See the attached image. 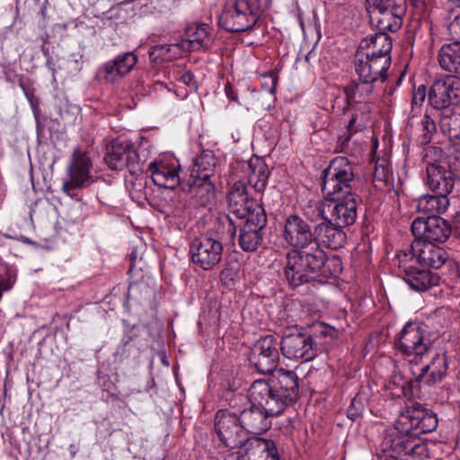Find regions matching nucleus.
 <instances>
[{"instance_id": "6ab92c4d", "label": "nucleus", "mask_w": 460, "mask_h": 460, "mask_svg": "<svg viewBox=\"0 0 460 460\" xmlns=\"http://www.w3.org/2000/svg\"><path fill=\"white\" fill-rule=\"evenodd\" d=\"M411 230L415 239L432 243H445L452 234L451 225L440 217H419L413 220Z\"/></svg>"}, {"instance_id": "a211bd4d", "label": "nucleus", "mask_w": 460, "mask_h": 460, "mask_svg": "<svg viewBox=\"0 0 460 460\" xmlns=\"http://www.w3.org/2000/svg\"><path fill=\"white\" fill-rule=\"evenodd\" d=\"M460 99V78L453 75L436 80L429 92V103L438 113L457 107L453 102Z\"/></svg>"}, {"instance_id": "2eb2a0df", "label": "nucleus", "mask_w": 460, "mask_h": 460, "mask_svg": "<svg viewBox=\"0 0 460 460\" xmlns=\"http://www.w3.org/2000/svg\"><path fill=\"white\" fill-rule=\"evenodd\" d=\"M322 260L313 262L310 268L296 269L287 279L288 285L292 288H297L303 284L308 283L320 273L323 277H337L342 271L341 260L338 256L328 258L325 252L322 249Z\"/></svg>"}, {"instance_id": "6e6552de", "label": "nucleus", "mask_w": 460, "mask_h": 460, "mask_svg": "<svg viewBox=\"0 0 460 460\" xmlns=\"http://www.w3.org/2000/svg\"><path fill=\"white\" fill-rule=\"evenodd\" d=\"M223 252L222 238L214 233H207L194 238L190 245L192 263L203 270H214L221 261Z\"/></svg>"}, {"instance_id": "aec40b11", "label": "nucleus", "mask_w": 460, "mask_h": 460, "mask_svg": "<svg viewBox=\"0 0 460 460\" xmlns=\"http://www.w3.org/2000/svg\"><path fill=\"white\" fill-rule=\"evenodd\" d=\"M215 430L227 447H237L245 439V430L235 411L219 410L215 418Z\"/></svg>"}, {"instance_id": "5fc2aeb1", "label": "nucleus", "mask_w": 460, "mask_h": 460, "mask_svg": "<svg viewBox=\"0 0 460 460\" xmlns=\"http://www.w3.org/2000/svg\"><path fill=\"white\" fill-rule=\"evenodd\" d=\"M46 66L49 67V69H50V70L52 71V73H53V75H54V74H55V72H56V69H55V67H54V64H53L52 59H51V58H50V57H49V58H47Z\"/></svg>"}, {"instance_id": "0e129e2a", "label": "nucleus", "mask_w": 460, "mask_h": 460, "mask_svg": "<svg viewBox=\"0 0 460 460\" xmlns=\"http://www.w3.org/2000/svg\"><path fill=\"white\" fill-rule=\"evenodd\" d=\"M402 76H403V75H401V76L399 77V79L397 81V84H400V82L402 81Z\"/></svg>"}, {"instance_id": "49530a36", "label": "nucleus", "mask_w": 460, "mask_h": 460, "mask_svg": "<svg viewBox=\"0 0 460 460\" xmlns=\"http://www.w3.org/2000/svg\"><path fill=\"white\" fill-rule=\"evenodd\" d=\"M374 179L380 182H388L390 180V170L388 166L385 164H376Z\"/></svg>"}, {"instance_id": "4be33fe9", "label": "nucleus", "mask_w": 460, "mask_h": 460, "mask_svg": "<svg viewBox=\"0 0 460 460\" xmlns=\"http://www.w3.org/2000/svg\"><path fill=\"white\" fill-rule=\"evenodd\" d=\"M390 65L387 58L372 57L359 49L356 51L354 66L358 79L384 83L388 77Z\"/></svg>"}, {"instance_id": "4c0bfd02", "label": "nucleus", "mask_w": 460, "mask_h": 460, "mask_svg": "<svg viewBox=\"0 0 460 460\" xmlns=\"http://www.w3.org/2000/svg\"><path fill=\"white\" fill-rule=\"evenodd\" d=\"M414 382L406 380L402 375L394 374L389 381L391 393L397 397L411 399L413 396L412 389Z\"/></svg>"}, {"instance_id": "b1692460", "label": "nucleus", "mask_w": 460, "mask_h": 460, "mask_svg": "<svg viewBox=\"0 0 460 460\" xmlns=\"http://www.w3.org/2000/svg\"><path fill=\"white\" fill-rule=\"evenodd\" d=\"M212 44L211 27L206 23H192L186 27L184 38L176 44V47L183 51H206Z\"/></svg>"}, {"instance_id": "a18cd8bd", "label": "nucleus", "mask_w": 460, "mask_h": 460, "mask_svg": "<svg viewBox=\"0 0 460 460\" xmlns=\"http://www.w3.org/2000/svg\"><path fill=\"white\" fill-rule=\"evenodd\" d=\"M426 99V87L424 84H420L414 89L411 98V107L420 108Z\"/></svg>"}, {"instance_id": "e433bc0d", "label": "nucleus", "mask_w": 460, "mask_h": 460, "mask_svg": "<svg viewBox=\"0 0 460 460\" xmlns=\"http://www.w3.org/2000/svg\"><path fill=\"white\" fill-rule=\"evenodd\" d=\"M215 166L216 162L212 152L204 151L196 158L190 177H199L203 180L211 179L214 175Z\"/></svg>"}, {"instance_id": "1a4fd4ad", "label": "nucleus", "mask_w": 460, "mask_h": 460, "mask_svg": "<svg viewBox=\"0 0 460 460\" xmlns=\"http://www.w3.org/2000/svg\"><path fill=\"white\" fill-rule=\"evenodd\" d=\"M104 161L111 170L127 169L130 174L138 175L143 172L140 155L134 144L128 139L117 138L107 147Z\"/></svg>"}, {"instance_id": "423d86ee", "label": "nucleus", "mask_w": 460, "mask_h": 460, "mask_svg": "<svg viewBox=\"0 0 460 460\" xmlns=\"http://www.w3.org/2000/svg\"><path fill=\"white\" fill-rule=\"evenodd\" d=\"M381 451L387 454L388 459L400 460L404 456L423 457L427 452V447L422 443L420 438L409 431L401 429L396 421L395 427L388 429L384 434L380 443Z\"/></svg>"}, {"instance_id": "9b49d317", "label": "nucleus", "mask_w": 460, "mask_h": 460, "mask_svg": "<svg viewBox=\"0 0 460 460\" xmlns=\"http://www.w3.org/2000/svg\"><path fill=\"white\" fill-rule=\"evenodd\" d=\"M242 219L239 225L238 245L245 252H255L261 247L264 240V231L268 223L264 208H256Z\"/></svg>"}, {"instance_id": "bb28decb", "label": "nucleus", "mask_w": 460, "mask_h": 460, "mask_svg": "<svg viewBox=\"0 0 460 460\" xmlns=\"http://www.w3.org/2000/svg\"><path fill=\"white\" fill-rule=\"evenodd\" d=\"M346 241V234L343 228L332 225L329 220H323L313 226V245L323 243L327 247L336 250L343 245Z\"/></svg>"}, {"instance_id": "c9c22d12", "label": "nucleus", "mask_w": 460, "mask_h": 460, "mask_svg": "<svg viewBox=\"0 0 460 460\" xmlns=\"http://www.w3.org/2000/svg\"><path fill=\"white\" fill-rule=\"evenodd\" d=\"M440 66L448 72L456 73L458 75L460 66V44L444 45L438 53Z\"/></svg>"}, {"instance_id": "ea45409f", "label": "nucleus", "mask_w": 460, "mask_h": 460, "mask_svg": "<svg viewBox=\"0 0 460 460\" xmlns=\"http://www.w3.org/2000/svg\"><path fill=\"white\" fill-rule=\"evenodd\" d=\"M304 215L306 217V221L309 220L314 225L323 222V220H328L329 214L327 211V199L321 204L307 207L304 211Z\"/></svg>"}, {"instance_id": "13d9d810", "label": "nucleus", "mask_w": 460, "mask_h": 460, "mask_svg": "<svg viewBox=\"0 0 460 460\" xmlns=\"http://www.w3.org/2000/svg\"><path fill=\"white\" fill-rule=\"evenodd\" d=\"M356 119L354 118H352L349 122V128H351L353 124L355 123Z\"/></svg>"}, {"instance_id": "39448f33", "label": "nucleus", "mask_w": 460, "mask_h": 460, "mask_svg": "<svg viewBox=\"0 0 460 460\" xmlns=\"http://www.w3.org/2000/svg\"><path fill=\"white\" fill-rule=\"evenodd\" d=\"M359 181L355 165L345 156H336L323 172L322 190L327 197L357 193Z\"/></svg>"}, {"instance_id": "680f3d73", "label": "nucleus", "mask_w": 460, "mask_h": 460, "mask_svg": "<svg viewBox=\"0 0 460 460\" xmlns=\"http://www.w3.org/2000/svg\"><path fill=\"white\" fill-rule=\"evenodd\" d=\"M235 234H236V227L234 226L232 235H235Z\"/></svg>"}, {"instance_id": "6e6d98bb", "label": "nucleus", "mask_w": 460, "mask_h": 460, "mask_svg": "<svg viewBox=\"0 0 460 460\" xmlns=\"http://www.w3.org/2000/svg\"><path fill=\"white\" fill-rule=\"evenodd\" d=\"M69 451H70L71 456L74 457L77 453V447H75V445L71 444L69 446Z\"/></svg>"}, {"instance_id": "37998d69", "label": "nucleus", "mask_w": 460, "mask_h": 460, "mask_svg": "<svg viewBox=\"0 0 460 460\" xmlns=\"http://www.w3.org/2000/svg\"><path fill=\"white\" fill-rule=\"evenodd\" d=\"M446 165L447 171L451 172V175L456 180L460 179V152L456 151L447 157V160L443 164Z\"/></svg>"}, {"instance_id": "dca6fc26", "label": "nucleus", "mask_w": 460, "mask_h": 460, "mask_svg": "<svg viewBox=\"0 0 460 460\" xmlns=\"http://www.w3.org/2000/svg\"><path fill=\"white\" fill-rule=\"evenodd\" d=\"M283 356L290 360L308 362L317 355V347L311 335L288 331L279 343Z\"/></svg>"}, {"instance_id": "c03bdc74", "label": "nucleus", "mask_w": 460, "mask_h": 460, "mask_svg": "<svg viewBox=\"0 0 460 460\" xmlns=\"http://www.w3.org/2000/svg\"><path fill=\"white\" fill-rule=\"evenodd\" d=\"M364 411V402L360 394H357L350 402L347 410V416L351 420H356Z\"/></svg>"}, {"instance_id": "c85d7f7f", "label": "nucleus", "mask_w": 460, "mask_h": 460, "mask_svg": "<svg viewBox=\"0 0 460 460\" xmlns=\"http://www.w3.org/2000/svg\"><path fill=\"white\" fill-rule=\"evenodd\" d=\"M179 169L178 161L172 163L153 162L148 167L154 183L164 189H174L179 185Z\"/></svg>"}, {"instance_id": "f257e3e1", "label": "nucleus", "mask_w": 460, "mask_h": 460, "mask_svg": "<svg viewBox=\"0 0 460 460\" xmlns=\"http://www.w3.org/2000/svg\"><path fill=\"white\" fill-rule=\"evenodd\" d=\"M298 376L291 370H279L277 376L268 380L257 379L248 390V407L236 409L244 430L261 434L271 427V419L283 413L296 401Z\"/></svg>"}, {"instance_id": "de8ad7c7", "label": "nucleus", "mask_w": 460, "mask_h": 460, "mask_svg": "<svg viewBox=\"0 0 460 460\" xmlns=\"http://www.w3.org/2000/svg\"><path fill=\"white\" fill-rule=\"evenodd\" d=\"M237 276V270L232 267H226L220 272V281L225 286H231L234 284V279Z\"/></svg>"}, {"instance_id": "4468645a", "label": "nucleus", "mask_w": 460, "mask_h": 460, "mask_svg": "<svg viewBox=\"0 0 460 460\" xmlns=\"http://www.w3.org/2000/svg\"><path fill=\"white\" fill-rule=\"evenodd\" d=\"M396 261L402 279L412 290L424 292L439 284L438 273L420 266L416 261L408 258L406 253L398 252Z\"/></svg>"}, {"instance_id": "052dcab7", "label": "nucleus", "mask_w": 460, "mask_h": 460, "mask_svg": "<svg viewBox=\"0 0 460 460\" xmlns=\"http://www.w3.org/2000/svg\"><path fill=\"white\" fill-rule=\"evenodd\" d=\"M40 13L42 16H45L46 15V9L43 8L41 11H40Z\"/></svg>"}, {"instance_id": "72a5a7b5", "label": "nucleus", "mask_w": 460, "mask_h": 460, "mask_svg": "<svg viewBox=\"0 0 460 460\" xmlns=\"http://www.w3.org/2000/svg\"><path fill=\"white\" fill-rule=\"evenodd\" d=\"M248 183L254 188L257 192L264 190L270 172L267 164L263 159L253 156L248 163Z\"/></svg>"}, {"instance_id": "0eeeda50", "label": "nucleus", "mask_w": 460, "mask_h": 460, "mask_svg": "<svg viewBox=\"0 0 460 460\" xmlns=\"http://www.w3.org/2000/svg\"><path fill=\"white\" fill-rule=\"evenodd\" d=\"M407 10L406 0H367V11L379 31H397Z\"/></svg>"}, {"instance_id": "864d4df0", "label": "nucleus", "mask_w": 460, "mask_h": 460, "mask_svg": "<svg viewBox=\"0 0 460 460\" xmlns=\"http://www.w3.org/2000/svg\"><path fill=\"white\" fill-rule=\"evenodd\" d=\"M225 92H226V96L230 100H232L234 102H237L238 101V97H237L236 93L234 92V88L229 84L226 85Z\"/></svg>"}, {"instance_id": "5701e85b", "label": "nucleus", "mask_w": 460, "mask_h": 460, "mask_svg": "<svg viewBox=\"0 0 460 460\" xmlns=\"http://www.w3.org/2000/svg\"><path fill=\"white\" fill-rule=\"evenodd\" d=\"M137 57L132 51L118 55L99 66L96 72L98 80L113 84L127 75L136 66Z\"/></svg>"}, {"instance_id": "ddd939ff", "label": "nucleus", "mask_w": 460, "mask_h": 460, "mask_svg": "<svg viewBox=\"0 0 460 460\" xmlns=\"http://www.w3.org/2000/svg\"><path fill=\"white\" fill-rule=\"evenodd\" d=\"M396 421L401 429L416 435V438L434 431L438 423L436 414L431 410L417 402L402 410Z\"/></svg>"}, {"instance_id": "7ed1b4c3", "label": "nucleus", "mask_w": 460, "mask_h": 460, "mask_svg": "<svg viewBox=\"0 0 460 460\" xmlns=\"http://www.w3.org/2000/svg\"><path fill=\"white\" fill-rule=\"evenodd\" d=\"M283 238L290 246L285 257L283 273L286 280L298 268H310L322 260V248L313 245V226L296 214L288 216L284 222Z\"/></svg>"}, {"instance_id": "9d476101", "label": "nucleus", "mask_w": 460, "mask_h": 460, "mask_svg": "<svg viewBox=\"0 0 460 460\" xmlns=\"http://www.w3.org/2000/svg\"><path fill=\"white\" fill-rule=\"evenodd\" d=\"M399 253H406L408 258L416 261L421 267L440 269L445 266L448 270H456V263L442 247L437 243L414 239L409 249Z\"/></svg>"}, {"instance_id": "58836bf2", "label": "nucleus", "mask_w": 460, "mask_h": 460, "mask_svg": "<svg viewBox=\"0 0 460 460\" xmlns=\"http://www.w3.org/2000/svg\"><path fill=\"white\" fill-rule=\"evenodd\" d=\"M421 133L418 137V143L421 146L429 144L437 133V123L429 114H425L420 120Z\"/></svg>"}, {"instance_id": "79ce46f5", "label": "nucleus", "mask_w": 460, "mask_h": 460, "mask_svg": "<svg viewBox=\"0 0 460 460\" xmlns=\"http://www.w3.org/2000/svg\"><path fill=\"white\" fill-rule=\"evenodd\" d=\"M172 45H156L149 52L150 59L154 62L169 60L172 56L170 54Z\"/></svg>"}, {"instance_id": "3c124183", "label": "nucleus", "mask_w": 460, "mask_h": 460, "mask_svg": "<svg viewBox=\"0 0 460 460\" xmlns=\"http://www.w3.org/2000/svg\"><path fill=\"white\" fill-rule=\"evenodd\" d=\"M451 226L452 233L460 237V210L456 213Z\"/></svg>"}, {"instance_id": "603ef678", "label": "nucleus", "mask_w": 460, "mask_h": 460, "mask_svg": "<svg viewBox=\"0 0 460 460\" xmlns=\"http://www.w3.org/2000/svg\"><path fill=\"white\" fill-rule=\"evenodd\" d=\"M13 285V281H12L10 277L5 279H0V289L4 292L8 291L12 288Z\"/></svg>"}, {"instance_id": "f8f14e48", "label": "nucleus", "mask_w": 460, "mask_h": 460, "mask_svg": "<svg viewBox=\"0 0 460 460\" xmlns=\"http://www.w3.org/2000/svg\"><path fill=\"white\" fill-rule=\"evenodd\" d=\"M279 343L273 335H266L258 340L251 349L249 362L260 374L277 376L279 359Z\"/></svg>"}, {"instance_id": "cd10ccee", "label": "nucleus", "mask_w": 460, "mask_h": 460, "mask_svg": "<svg viewBox=\"0 0 460 460\" xmlns=\"http://www.w3.org/2000/svg\"><path fill=\"white\" fill-rule=\"evenodd\" d=\"M190 195V204L194 208H208L216 199L214 183L211 179L191 178V182L182 187Z\"/></svg>"}, {"instance_id": "2f4dec72", "label": "nucleus", "mask_w": 460, "mask_h": 460, "mask_svg": "<svg viewBox=\"0 0 460 460\" xmlns=\"http://www.w3.org/2000/svg\"><path fill=\"white\" fill-rule=\"evenodd\" d=\"M375 84L376 82L367 79H358V82H351L344 89L348 104L373 102Z\"/></svg>"}, {"instance_id": "e2e57ef3", "label": "nucleus", "mask_w": 460, "mask_h": 460, "mask_svg": "<svg viewBox=\"0 0 460 460\" xmlns=\"http://www.w3.org/2000/svg\"><path fill=\"white\" fill-rule=\"evenodd\" d=\"M310 55H311V53L307 54V55H306V57H305V59H306L307 61H309V59H310Z\"/></svg>"}, {"instance_id": "f704fd0d", "label": "nucleus", "mask_w": 460, "mask_h": 460, "mask_svg": "<svg viewBox=\"0 0 460 460\" xmlns=\"http://www.w3.org/2000/svg\"><path fill=\"white\" fill-rule=\"evenodd\" d=\"M449 206V199L445 195L437 194L426 195L419 199L417 210L427 215V217H438L447 211Z\"/></svg>"}, {"instance_id": "20e7f679", "label": "nucleus", "mask_w": 460, "mask_h": 460, "mask_svg": "<svg viewBox=\"0 0 460 460\" xmlns=\"http://www.w3.org/2000/svg\"><path fill=\"white\" fill-rule=\"evenodd\" d=\"M271 0H230L218 15V25L229 32H243L252 29Z\"/></svg>"}, {"instance_id": "473e14b6", "label": "nucleus", "mask_w": 460, "mask_h": 460, "mask_svg": "<svg viewBox=\"0 0 460 460\" xmlns=\"http://www.w3.org/2000/svg\"><path fill=\"white\" fill-rule=\"evenodd\" d=\"M439 128L443 135L455 144H460V107L447 109L438 114Z\"/></svg>"}, {"instance_id": "338daca9", "label": "nucleus", "mask_w": 460, "mask_h": 460, "mask_svg": "<svg viewBox=\"0 0 460 460\" xmlns=\"http://www.w3.org/2000/svg\"><path fill=\"white\" fill-rule=\"evenodd\" d=\"M234 142H238L239 138H234Z\"/></svg>"}, {"instance_id": "4d7b16f0", "label": "nucleus", "mask_w": 460, "mask_h": 460, "mask_svg": "<svg viewBox=\"0 0 460 460\" xmlns=\"http://www.w3.org/2000/svg\"><path fill=\"white\" fill-rule=\"evenodd\" d=\"M224 460H241V457L238 453L237 455L231 454L227 456Z\"/></svg>"}, {"instance_id": "69168bd1", "label": "nucleus", "mask_w": 460, "mask_h": 460, "mask_svg": "<svg viewBox=\"0 0 460 460\" xmlns=\"http://www.w3.org/2000/svg\"><path fill=\"white\" fill-rule=\"evenodd\" d=\"M227 218H228V220H229L230 224L232 225V224H233V223H232V219H231V218H229V217H227Z\"/></svg>"}, {"instance_id": "a878e982", "label": "nucleus", "mask_w": 460, "mask_h": 460, "mask_svg": "<svg viewBox=\"0 0 460 460\" xmlns=\"http://www.w3.org/2000/svg\"><path fill=\"white\" fill-rule=\"evenodd\" d=\"M227 202L230 212L238 218H243L250 212H255L257 207L263 208L261 204L249 198L246 185L241 181L234 182L231 187Z\"/></svg>"}, {"instance_id": "7c9ffc66", "label": "nucleus", "mask_w": 460, "mask_h": 460, "mask_svg": "<svg viewBox=\"0 0 460 460\" xmlns=\"http://www.w3.org/2000/svg\"><path fill=\"white\" fill-rule=\"evenodd\" d=\"M386 31H379V32L374 35H368L360 41L358 49L363 50L372 57L387 58V62L391 63L390 53L393 43L391 37Z\"/></svg>"}, {"instance_id": "a19ab883", "label": "nucleus", "mask_w": 460, "mask_h": 460, "mask_svg": "<svg viewBox=\"0 0 460 460\" xmlns=\"http://www.w3.org/2000/svg\"><path fill=\"white\" fill-rule=\"evenodd\" d=\"M423 161L427 164V165L434 164H444L445 161L442 160L444 152L443 149L439 146H429L423 150Z\"/></svg>"}, {"instance_id": "393cba45", "label": "nucleus", "mask_w": 460, "mask_h": 460, "mask_svg": "<svg viewBox=\"0 0 460 460\" xmlns=\"http://www.w3.org/2000/svg\"><path fill=\"white\" fill-rule=\"evenodd\" d=\"M237 447L241 460H279L272 440L252 437L245 438Z\"/></svg>"}, {"instance_id": "f3484780", "label": "nucleus", "mask_w": 460, "mask_h": 460, "mask_svg": "<svg viewBox=\"0 0 460 460\" xmlns=\"http://www.w3.org/2000/svg\"><path fill=\"white\" fill-rule=\"evenodd\" d=\"M92 166L89 154L79 147L75 148L66 168L67 179L63 181V190L68 193L72 190L89 185L92 181Z\"/></svg>"}, {"instance_id": "8fccbe9b", "label": "nucleus", "mask_w": 460, "mask_h": 460, "mask_svg": "<svg viewBox=\"0 0 460 460\" xmlns=\"http://www.w3.org/2000/svg\"><path fill=\"white\" fill-rule=\"evenodd\" d=\"M180 82L188 86L191 91H198L199 85L197 80L195 79V75L190 71H185L180 77Z\"/></svg>"}, {"instance_id": "c756f323", "label": "nucleus", "mask_w": 460, "mask_h": 460, "mask_svg": "<svg viewBox=\"0 0 460 460\" xmlns=\"http://www.w3.org/2000/svg\"><path fill=\"white\" fill-rule=\"evenodd\" d=\"M427 184L434 193L447 197L453 190L456 179L443 164L427 165Z\"/></svg>"}, {"instance_id": "09e8293b", "label": "nucleus", "mask_w": 460, "mask_h": 460, "mask_svg": "<svg viewBox=\"0 0 460 460\" xmlns=\"http://www.w3.org/2000/svg\"><path fill=\"white\" fill-rule=\"evenodd\" d=\"M448 31L455 43L460 44V13L449 23Z\"/></svg>"}, {"instance_id": "f03ea898", "label": "nucleus", "mask_w": 460, "mask_h": 460, "mask_svg": "<svg viewBox=\"0 0 460 460\" xmlns=\"http://www.w3.org/2000/svg\"><path fill=\"white\" fill-rule=\"evenodd\" d=\"M394 346L404 356H414L411 363L421 360L425 355H431L430 360L420 367L416 382L427 386L439 384L447 376L448 361L444 349H435L423 330L418 323H407L395 340Z\"/></svg>"}, {"instance_id": "bf43d9fd", "label": "nucleus", "mask_w": 460, "mask_h": 460, "mask_svg": "<svg viewBox=\"0 0 460 460\" xmlns=\"http://www.w3.org/2000/svg\"><path fill=\"white\" fill-rule=\"evenodd\" d=\"M276 84H277V79L274 77V78H272V84H273L272 88L276 87Z\"/></svg>"}, {"instance_id": "412c9836", "label": "nucleus", "mask_w": 460, "mask_h": 460, "mask_svg": "<svg viewBox=\"0 0 460 460\" xmlns=\"http://www.w3.org/2000/svg\"><path fill=\"white\" fill-rule=\"evenodd\" d=\"M341 198L327 199L329 221L344 228L355 223L358 217L357 193L342 194Z\"/></svg>"}]
</instances>
